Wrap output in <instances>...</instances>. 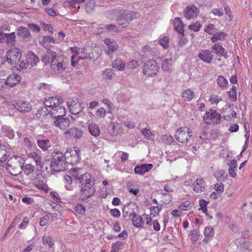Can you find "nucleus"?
Masks as SVG:
<instances>
[{
  "label": "nucleus",
  "mask_w": 252,
  "mask_h": 252,
  "mask_svg": "<svg viewBox=\"0 0 252 252\" xmlns=\"http://www.w3.org/2000/svg\"><path fill=\"white\" fill-rule=\"evenodd\" d=\"M51 59V67L59 73H63L66 69L68 61L67 59L57 56L55 52H48L43 58V62H49Z\"/></svg>",
  "instance_id": "obj_1"
},
{
  "label": "nucleus",
  "mask_w": 252,
  "mask_h": 252,
  "mask_svg": "<svg viewBox=\"0 0 252 252\" xmlns=\"http://www.w3.org/2000/svg\"><path fill=\"white\" fill-rule=\"evenodd\" d=\"M69 173L72 177L75 183L78 184L80 187L95 183L94 178L93 176L89 172H84L82 168H71Z\"/></svg>",
  "instance_id": "obj_2"
},
{
  "label": "nucleus",
  "mask_w": 252,
  "mask_h": 252,
  "mask_svg": "<svg viewBox=\"0 0 252 252\" xmlns=\"http://www.w3.org/2000/svg\"><path fill=\"white\" fill-rule=\"evenodd\" d=\"M64 155L63 153L54 151L51 154L50 166L56 171H63L65 170L66 164Z\"/></svg>",
  "instance_id": "obj_3"
},
{
  "label": "nucleus",
  "mask_w": 252,
  "mask_h": 252,
  "mask_svg": "<svg viewBox=\"0 0 252 252\" xmlns=\"http://www.w3.org/2000/svg\"><path fill=\"white\" fill-rule=\"evenodd\" d=\"M24 159L20 156H14L8 160L6 169L13 176L18 175L22 170Z\"/></svg>",
  "instance_id": "obj_4"
},
{
  "label": "nucleus",
  "mask_w": 252,
  "mask_h": 252,
  "mask_svg": "<svg viewBox=\"0 0 252 252\" xmlns=\"http://www.w3.org/2000/svg\"><path fill=\"white\" fill-rule=\"evenodd\" d=\"M174 137L179 142L183 144L188 143L192 137V131L189 127L182 126L177 129Z\"/></svg>",
  "instance_id": "obj_5"
},
{
  "label": "nucleus",
  "mask_w": 252,
  "mask_h": 252,
  "mask_svg": "<svg viewBox=\"0 0 252 252\" xmlns=\"http://www.w3.org/2000/svg\"><path fill=\"white\" fill-rule=\"evenodd\" d=\"M139 17L140 14L138 12L126 11L119 16L117 21L120 27L125 28L129 25L131 21L138 19Z\"/></svg>",
  "instance_id": "obj_6"
},
{
  "label": "nucleus",
  "mask_w": 252,
  "mask_h": 252,
  "mask_svg": "<svg viewBox=\"0 0 252 252\" xmlns=\"http://www.w3.org/2000/svg\"><path fill=\"white\" fill-rule=\"evenodd\" d=\"M159 67L156 60L151 59L147 61L143 66V73L147 77L156 75Z\"/></svg>",
  "instance_id": "obj_7"
},
{
  "label": "nucleus",
  "mask_w": 252,
  "mask_h": 252,
  "mask_svg": "<svg viewBox=\"0 0 252 252\" xmlns=\"http://www.w3.org/2000/svg\"><path fill=\"white\" fill-rule=\"evenodd\" d=\"M98 49L97 47L93 49L89 45H86L80 50L79 60H91L98 58L99 55V53H95Z\"/></svg>",
  "instance_id": "obj_8"
},
{
  "label": "nucleus",
  "mask_w": 252,
  "mask_h": 252,
  "mask_svg": "<svg viewBox=\"0 0 252 252\" xmlns=\"http://www.w3.org/2000/svg\"><path fill=\"white\" fill-rule=\"evenodd\" d=\"M22 57L20 48L14 47L7 51L6 58L8 63L11 64H16L19 63Z\"/></svg>",
  "instance_id": "obj_9"
},
{
  "label": "nucleus",
  "mask_w": 252,
  "mask_h": 252,
  "mask_svg": "<svg viewBox=\"0 0 252 252\" xmlns=\"http://www.w3.org/2000/svg\"><path fill=\"white\" fill-rule=\"evenodd\" d=\"M80 150L77 148L68 149L64 154L66 164H75L79 159Z\"/></svg>",
  "instance_id": "obj_10"
},
{
  "label": "nucleus",
  "mask_w": 252,
  "mask_h": 252,
  "mask_svg": "<svg viewBox=\"0 0 252 252\" xmlns=\"http://www.w3.org/2000/svg\"><path fill=\"white\" fill-rule=\"evenodd\" d=\"M67 104L70 112L73 115L79 113L83 109L82 102L77 97L69 98L67 101Z\"/></svg>",
  "instance_id": "obj_11"
},
{
  "label": "nucleus",
  "mask_w": 252,
  "mask_h": 252,
  "mask_svg": "<svg viewBox=\"0 0 252 252\" xmlns=\"http://www.w3.org/2000/svg\"><path fill=\"white\" fill-rule=\"evenodd\" d=\"M220 115L216 110L210 109L203 116V120L207 124H217L220 120Z\"/></svg>",
  "instance_id": "obj_12"
},
{
  "label": "nucleus",
  "mask_w": 252,
  "mask_h": 252,
  "mask_svg": "<svg viewBox=\"0 0 252 252\" xmlns=\"http://www.w3.org/2000/svg\"><path fill=\"white\" fill-rule=\"evenodd\" d=\"M94 183L88 184L80 187V197L82 200H86L94 194L96 190L94 186Z\"/></svg>",
  "instance_id": "obj_13"
},
{
  "label": "nucleus",
  "mask_w": 252,
  "mask_h": 252,
  "mask_svg": "<svg viewBox=\"0 0 252 252\" xmlns=\"http://www.w3.org/2000/svg\"><path fill=\"white\" fill-rule=\"evenodd\" d=\"M104 42L107 46L104 49V51L110 58H112L114 53L119 48V45L117 42L113 39L106 38L104 40Z\"/></svg>",
  "instance_id": "obj_14"
},
{
  "label": "nucleus",
  "mask_w": 252,
  "mask_h": 252,
  "mask_svg": "<svg viewBox=\"0 0 252 252\" xmlns=\"http://www.w3.org/2000/svg\"><path fill=\"white\" fill-rule=\"evenodd\" d=\"M63 103V99L59 96H51L45 98L43 101L44 106L51 110L57 105H60Z\"/></svg>",
  "instance_id": "obj_15"
},
{
  "label": "nucleus",
  "mask_w": 252,
  "mask_h": 252,
  "mask_svg": "<svg viewBox=\"0 0 252 252\" xmlns=\"http://www.w3.org/2000/svg\"><path fill=\"white\" fill-rule=\"evenodd\" d=\"M16 36L14 32L9 33H2L0 31V42H5L9 46H14L16 42Z\"/></svg>",
  "instance_id": "obj_16"
},
{
  "label": "nucleus",
  "mask_w": 252,
  "mask_h": 252,
  "mask_svg": "<svg viewBox=\"0 0 252 252\" xmlns=\"http://www.w3.org/2000/svg\"><path fill=\"white\" fill-rule=\"evenodd\" d=\"M83 131L77 127H72L64 132L66 138L74 139L80 138L83 135Z\"/></svg>",
  "instance_id": "obj_17"
},
{
  "label": "nucleus",
  "mask_w": 252,
  "mask_h": 252,
  "mask_svg": "<svg viewBox=\"0 0 252 252\" xmlns=\"http://www.w3.org/2000/svg\"><path fill=\"white\" fill-rule=\"evenodd\" d=\"M49 114L56 119L63 117L66 114L65 108L61 106L60 105H57L49 111Z\"/></svg>",
  "instance_id": "obj_18"
},
{
  "label": "nucleus",
  "mask_w": 252,
  "mask_h": 252,
  "mask_svg": "<svg viewBox=\"0 0 252 252\" xmlns=\"http://www.w3.org/2000/svg\"><path fill=\"white\" fill-rule=\"evenodd\" d=\"M130 219L131 220L133 225L137 228H142L143 226L144 220L143 217L137 214L135 212H130L129 214Z\"/></svg>",
  "instance_id": "obj_19"
},
{
  "label": "nucleus",
  "mask_w": 252,
  "mask_h": 252,
  "mask_svg": "<svg viewBox=\"0 0 252 252\" xmlns=\"http://www.w3.org/2000/svg\"><path fill=\"white\" fill-rule=\"evenodd\" d=\"M199 13V10L195 5H189L186 8L185 17L187 19L190 20L196 17Z\"/></svg>",
  "instance_id": "obj_20"
},
{
  "label": "nucleus",
  "mask_w": 252,
  "mask_h": 252,
  "mask_svg": "<svg viewBox=\"0 0 252 252\" xmlns=\"http://www.w3.org/2000/svg\"><path fill=\"white\" fill-rule=\"evenodd\" d=\"M39 43L45 48L50 49L55 43V40L50 36H43L39 38Z\"/></svg>",
  "instance_id": "obj_21"
},
{
  "label": "nucleus",
  "mask_w": 252,
  "mask_h": 252,
  "mask_svg": "<svg viewBox=\"0 0 252 252\" xmlns=\"http://www.w3.org/2000/svg\"><path fill=\"white\" fill-rule=\"evenodd\" d=\"M233 106L225 105L222 108L223 117L226 120H229L236 116V113L233 110Z\"/></svg>",
  "instance_id": "obj_22"
},
{
  "label": "nucleus",
  "mask_w": 252,
  "mask_h": 252,
  "mask_svg": "<svg viewBox=\"0 0 252 252\" xmlns=\"http://www.w3.org/2000/svg\"><path fill=\"white\" fill-rule=\"evenodd\" d=\"M212 51L219 57H223L225 58H227V53L225 49L220 43L215 44L212 46Z\"/></svg>",
  "instance_id": "obj_23"
},
{
  "label": "nucleus",
  "mask_w": 252,
  "mask_h": 252,
  "mask_svg": "<svg viewBox=\"0 0 252 252\" xmlns=\"http://www.w3.org/2000/svg\"><path fill=\"white\" fill-rule=\"evenodd\" d=\"M198 56L201 60L207 63H210L213 59V54L208 49L201 50Z\"/></svg>",
  "instance_id": "obj_24"
},
{
  "label": "nucleus",
  "mask_w": 252,
  "mask_h": 252,
  "mask_svg": "<svg viewBox=\"0 0 252 252\" xmlns=\"http://www.w3.org/2000/svg\"><path fill=\"white\" fill-rule=\"evenodd\" d=\"M206 186V182L204 179L198 178L193 183V190L197 193L201 192L205 190Z\"/></svg>",
  "instance_id": "obj_25"
},
{
  "label": "nucleus",
  "mask_w": 252,
  "mask_h": 252,
  "mask_svg": "<svg viewBox=\"0 0 252 252\" xmlns=\"http://www.w3.org/2000/svg\"><path fill=\"white\" fill-rule=\"evenodd\" d=\"M153 167V165L151 163L136 165L134 168V172L136 174L143 175L151 170Z\"/></svg>",
  "instance_id": "obj_26"
},
{
  "label": "nucleus",
  "mask_w": 252,
  "mask_h": 252,
  "mask_svg": "<svg viewBox=\"0 0 252 252\" xmlns=\"http://www.w3.org/2000/svg\"><path fill=\"white\" fill-rule=\"evenodd\" d=\"M55 126L61 129L65 130L70 125V120L67 118L61 117L56 119L54 121Z\"/></svg>",
  "instance_id": "obj_27"
},
{
  "label": "nucleus",
  "mask_w": 252,
  "mask_h": 252,
  "mask_svg": "<svg viewBox=\"0 0 252 252\" xmlns=\"http://www.w3.org/2000/svg\"><path fill=\"white\" fill-rule=\"evenodd\" d=\"M122 125L118 123H113L109 127V132L113 136H116L123 133Z\"/></svg>",
  "instance_id": "obj_28"
},
{
  "label": "nucleus",
  "mask_w": 252,
  "mask_h": 252,
  "mask_svg": "<svg viewBox=\"0 0 252 252\" xmlns=\"http://www.w3.org/2000/svg\"><path fill=\"white\" fill-rule=\"evenodd\" d=\"M14 107L16 108L18 111L23 113L28 112L32 109L31 105L29 102L24 101H19L17 103V105Z\"/></svg>",
  "instance_id": "obj_29"
},
{
  "label": "nucleus",
  "mask_w": 252,
  "mask_h": 252,
  "mask_svg": "<svg viewBox=\"0 0 252 252\" xmlns=\"http://www.w3.org/2000/svg\"><path fill=\"white\" fill-rule=\"evenodd\" d=\"M21 77L16 74L10 75L6 80V84L10 87H13L20 82Z\"/></svg>",
  "instance_id": "obj_30"
},
{
  "label": "nucleus",
  "mask_w": 252,
  "mask_h": 252,
  "mask_svg": "<svg viewBox=\"0 0 252 252\" xmlns=\"http://www.w3.org/2000/svg\"><path fill=\"white\" fill-rule=\"evenodd\" d=\"M126 66V62L121 58H117L112 62L113 68L118 71H124Z\"/></svg>",
  "instance_id": "obj_31"
},
{
  "label": "nucleus",
  "mask_w": 252,
  "mask_h": 252,
  "mask_svg": "<svg viewBox=\"0 0 252 252\" xmlns=\"http://www.w3.org/2000/svg\"><path fill=\"white\" fill-rule=\"evenodd\" d=\"M26 59L28 63L32 66L35 65L39 62L37 55L31 51H29L27 54Z\"/></svg>",
  "instance_id": "obj_32"
},
{
  "label": "nucleus",
  "mask_w": 252,
  "mask_h": 252,
  "mask_svg": "<svg viewBox=\"0 0 252 252\" xmlns=\"http://www.w3.org/2000/svg\"><path fill=\"white\" fill-rule=\"evenodd\" d=\"M173 25L175 30L179 33L183 34L184 32V25L179 17L175 18Z\"/></svg>",
  "instance_id": "obj_33"
},
{
  "label": "nucleus",
  "mask_w": 252,
  "mask_h": 252,
  "mask_svg": "<svg viewBox=\"0 0 252 252\" xmlns=\"http://www.w3.org/2000/svg\"><path fill=\"white\" fill-rule=\"evenodd\" d=\"M80 48L77 47H73L70 48V50L72 53L75 55H72L71 57V65L72 66H75L79 61V57H77V55L80 54Z\"/></svg>",
  "instance_id": "obj_34"
},
{
  "label": "nucleus",
  "mask_w": 252,
  "mask_h": 252,
  "mask_svg": "<svg viewBox=\"0 0 252 252\" xmlns=\"http://www.w3.org/2000/svg\"><path fill=\"white\" fill-rule=\"evenodd\" d=\"M34 184L37 189L45 193H47L50 189L48 185L45 183L43 181H36Z\"/></svg>",
  "instance_id": "obj_35"
},
{
  "label": "nucleus",
  "mask_w": 252,
  "mask_h": 252,
  "mask_svg": "<svg viewBox=\"0 0 252 252\" xmlns=\"http://www.w3.org/2000/svg\"><path fill=\"white\" fill-rule=\"evenodd\" d=\"M237 162L236 160L233 159L231 160L228 168V173L230 177L232 178L236 177L237 175V173L236 172L237 170Z\"/></svg>",
  "instance_id": "obj_36"
},
{
  "label": "nucleus",
  "mask_w": 252,
  "mask_h": 252,
  "mask_svg": "<svg viewBox=\"0 0 252 252\" xmlns=\"http://www.w3.org/2000/svg\"><path fill=\"white\" fill-rule=\"evenodd\" d=\"M17 35L22 38H29L31 37V34L28 29L25 27H20L18 29Z\"/></svg>",
  "instance_id": "obj_37"
},
{
  "label": "nucleus",
  "mask_w": 252,
  "mask_h": 252,
  "mask_svg": "<svg viewBox=\"0 0 252 252\" xmlns=\"http://www.w3.org/2000/svg\"><path fill=\"white\" fill-rule=\"evenodd\" d=\"M194 92L190 89L184 90L182 94V98L186 101H190L194 96Z\"/></svg>",
  "instance_id": "obj_38"
},
{
  "label": "nucleus",
  "mask_w": 252,
  "mask_h": 252,
  "mask_svg": "<svg viewBox=\"0 0 252 252\" xmlns=\"http://www.w3.org/2000/svg\"><path fill=\"white\" fill-rule=\"evenodd\" d=\"M89 129L91 135L94 137L98 136L100 134V130L97 125L92 123L89 126Z\"/></svg>",
  "instance_id": "obj_39"
},
{
  "label": "nucleus",
  "mask_w": 252,
  "mask_h": 252,
  "mask_svg": "<svg viewBox=\"0 0 252 252\" xmlns=\"http://www.w3.org/2000/svg\"><path fill=\"white\" fill-rule=\"evenodd\" d=\"M7 158V152L5 149V146H0V165L3 166Z\"/></svg>",
  "instance_id": "obj_40"
},
{
  "label": "nucleus",
  "mask_w": 252,
  "mask_h": 252,
  "mask_svg": "<svg viewBox=\"0 0 252 252\" xmlns=\"http://www.w3.org/2000/svg\"><path fill=\"white\" fill-rule=\"evenodd\" d=\"M2 132L5 134V136L9 139H13L15 136L14 132L13 129L10 127L4 126L1 128Z\"/></svg>",
  "instance_id": "obj_41"
},
{
  "label": "nucleus",
  "mask_w": 252,
  "mask_h": 252,
  "mask_svg": "<svg viewBox=\"0 0 252 252\" xmlns=\"http://www.w3.org/2000/svg\"><path fill=\"white\" fill-rule=\"evenodd\" d=\"M226 34L223 32H219L214 33L213 36L211 38V40L213 43L216 42L218 40H222L224 39Z\"/></svg>",
  "instance_id": "obj_42"
},
{
  "label": "nucleus",
  "mask_w": 252,
  "mask_h": 252,
  "mask_svg": "<svg viewBox=\"0 0 252 252\" xmlns=\"http://www.w3.org/2000/svg\"><path fill=\"white\" fill-rule=\"evenodd\" d=\"M215 178L219 181H224L225 179L227 177V174L224 171L218 170L214 174Z\"/></svg>",
  "instance_id": "obj_43"
},
{
  "label": "nucleus",
  "mask_w": 252,
  "mask_h": 252,
  "mask_svg": "<svg viewBox=\"0 0 252 252\" xmlns=\"http://www.w3.org/2000/svg\"><path fill=\"white\" fill-rule=\"evenodd\" d=\"M29 157L32 159L37 165H39L41 163V157L40 155L35 152H32L29 154Z\"/></svg>",
  "instance_id": "obj_44"
},
{
  "label": "nucleus",
  "mask_w": 252,
  "mask_h": 252,
  "mask_svg": "<svg viewBox=\"0 0 252 252\" xmlns=\"http://www.w3.org/2000/svg\"><path fill=\"white\" fill-rule=\"evenodd\" d=\"M37 145L43 151L47 150L51 146L50 141L47 139L38 140Z\"/></svg>",
  "instance_id": "obj_45"
},
{
  "label": "nucleus",
  "mask_w": 252,
  "mask_h": 252,
  "mask_svg": "<svg viewBox=\"0 0 252 252\" xmlns=\"http://www.w3.org/2000/svg\"><path fill=\"white\" fill-rule=\"evenodd\" d=\"M221 100V97L215 94H212L209 99L210 104L214 105H217Z\"/></svg>",
  "instance_id": "obj_46"
},
{
  "label": "nucleus",
  "mask_w": 252,
  "mask_h": 252,
  "mask_svg": "<svg viewBox=\"0 0 252 252\" xmlns=\"http://www.w3.org/2000/svg\"><path fill=\"white\" fill-rule=\"evenodd\" d=\"M35 167L32 164H26L25 165H23L22 167V170L24 173L27 175H30L34 171Z\"/></svg>",
  "instance_id": "obj_47"
},
{
  "label": "nucleus",
  "mask_w": 252,
  "mask_h": 252,
  "mask_svg": "<svg viewBox=\"0 0 252 252\" xmlns=\"http://www.w3.org/2000/svg\"><path fill=\"white\" fill-rule=\"evenodd\" d=\"M217 83L222 89H224L228 84L227 80L222 76H219L217 79Z\"/></svg>",
  "instance_id": "obj_48"
},
{
  "label": "nucleus",
  "mask_w": 252,
  "mask_h": 252,
  "mask_svg": "<svg viewBox=\"0 0 252 252\" xmlns=\"http://www.w3.org/2000/svg\"><path fill=\"white\" fill-rule=\"evenodd\" d=\"M229 99L232 101H236L237 98L236 87L233 86L230 90L228 92Z\"/></svg>",
  "instance_id": "obj_49"
},
{
  "label": "nucleus",
  "mask_w": 252,
  "mask_h": 252,
  "mask_svg": "<svg viewBox=\"0 0 252 252\" xmlns=\"http://www.w3.org/2000/svg\"><path fill=\"white\" fill-rule=\"evenodd\" d=\"M50 194L52 199L57 203H64L65 202L62 201V199L60 197L59 193L55 191H52L50 192Z\"/></svg>",
  "instance_id": "obj_50"
},
{
  "label": "nucleus",
  "mask_w": 252,
  "mask_h": 252,
  "mask_svg": "<svg viewBox=\"0 0 252 252\" xmlns=\"http://www.w3.org/2000/svg\"><path fill=\"white\" fill-rule=\"evenodd\" d=\"M172 63V59L171 58L167 59L165 58L162 60L161 63V68L165 71L168 70L169 69L170 65H171Z\"/></svg>",
  "instance_id": "obj_51"
},
{
  "label": "nucleus",
  "mask_w": 252,
  "mask_h": 252,
  "mask_svg": "<svg viewBox=\"0 0 252 252\" xmlns=\"http://www.w3.org/2000/svg\"><path fill=\"white\" fill-rule=\"evenodd\" d=\"M204 31L209 34L213 35L216 32V26L214 24H210L204 27Z\"/></svg>",
  "instance_id": "obj_52"
},
{
  "label": "nucleus",
  "mask_w": 252,
  "mask_h": 252,
  "mask_svg": "<svg viewBox=\"0 0 252 252\" xmlns=\"http://www.w3.org/2000/svg\"><path fill=\"white\" fill-rule=\"evenodd\" d=\"M141 132L144 135L145 139L153 140L154 135L152 133L149 129L147 128L143 129L141 130Z\"/></svg>",
  "instance_id": "obj_53"
},
{
  "label": "nucleus",
  "mask_w": 252,
  "mask_h": 252,
  "mask_svg": "<svg viewBox=\"0 0 252 252\" xmlns=\"http://www.w3.org/2000/svg\"><path fill=\"white\" fill-rule=\"evenodd\" d=\"M123 242L117 241L112 245L111 252H118L122 249Z\"/></svg>",
  "instance_id": "obj_54"
},
{
  "label": "nucleus",
  "mask_w": 252,
  "mask_h": 252,
  "mask_svg": "<svg viewBox=\"0 0 252 252\" xmlns=\"http://www.w3.org/2000/svg\"><path fill=\"white\" fill-rule=\"evenodd\" d=\"M42 241L43 245H48L51 248L54 245V243L52 242V238L49 235H44Z\"/></svg>",
  "instance_id": "obj_55"
},
{
  "label": "nucleus",
  "mask_w": 252,
  "mask_h": 252,
  "mask_svg": "<svg viewBox=\"0 0 252 252\" xmlns=\"http://www.w3.org/2000/svg\"><path fill=\"white\" fill-rule=\"evenodd\" d=\"M190 235L192 243H194L199 239V232L196 230H191L190 232Z\"/></svg>",
  "instance_id": "obj_56"
},
{
  "label": "nucleus",
  "mask_w": 252,
  "mask_h": 252,
  "mask_svg": "<svg viewBox=\"0 0 252 252\" xmlns=\"http://www.w3.org/2000/svg\"><path fill=\"white\" fill-rule=\"evenodd\" d=\"M158 43L164 49H167L169 46V38L164 36L158 40Z\"/></svg>",
  "instance_id": "obj_57"
},
{
  "label": "nucleus",
  "mask_w": 252,
  "mask_h": 252,
  "mask_svg": "<svg viewBox=\"0 0 252 252\" xmlns=\"http://www.w3.org/2000/svg\"><path fill=\"white\" fill-rule=\"evenodd\" d=\"M201 27V25L199 22H196L195 23L188 26V28L189 30H191L195 32L199 31L200 30Z\"/></svg>",
  "instance_id": "obj_58"
},
{
  "label": "nucleus",
  "mask_w": 252,
  "mask_h": 252,
  "mask_svg": "<svg viewBox=\"0 0 252 252\" xmlns=\"http://www.w3.org/2000/svg\"><path fill=\"white\" fill-rule=\"evenodd\" d=\"M75 215H83L85 212L84 206H75L74 211H72Z\"/></svg>",
  "instance_id": "obj_59"
},
{
  "label": "nucleus",
  "mask_w": 252,
  "mask_h": 252,
  "mask_svg": "<svg viewBox=\"0 0 252 252\" xmlns=\"http://www.w3.org/2000/svg\"><path fill=\"white\" fill-rule=\"evenodd\" d=\"M40 26L44 31H47L50 33H53V27L51 24H48L44 22H41L40 23Z\"/></svg>",
  "instance_id": "obj_60"
},
{
  "label": "nucleus",
  "mask_w": 252,
  "mask_h": 252,
  "mask_svg": "<svg viewBox=\"0 0 252 252\" xmlns=\"http://www.w3.org/2000/svg\"><path fill=\"white\" fill-rule=\"evenodd\" d=\"M214 229L212 227H206L204 229V234L206 237H211L214 235Z\"/></svg>",
  "instance_id": "obj_61"
},
{
  "label": "nucleus",
  "mask_w": 252,
  "mask_h": 252,
  "mask_svg": "<svg viewBox=\"0 0 252 252\" xmlns=\"http://www.w3.org/2000/svg\"><path fill=\"white\" fill-rule=\"evenodd\" d=\"M139 66V62L136 60H132L129 62L126 65V67L129 69H135Z\"/></svg>",
  "instance_id": "obj_62"
},
{
  "label": "nucleus",
  "mask_w": 252,
  "mask_h": 252,
  "mask_svg": "<svg viewBox=\"0 0 252 252\" xmlns=\"http://www.w3.org/2000/svg\"><path fill=\"white\" fill-rule=\"evenodd\" d=\"M46 111H48V110H47V108L46 107L38 109L36 113V117L38 118H41L42 116L43 117L46 115Z\"/></svg>",
  "instance_id": "obj_63"
},
{
  "label": "nucleus",
  "mask_w": 252,
  "mask_h": 252,
  "mask_svg": "<svg viewBox=\"0 0 252 252\" xmlns=\"http://www.w3.org/2000/svg\"><path fill=\"white\" fill-rule=\"evenodd\" d=\"M150 209L151 215H152L153 217H155L158 214L160 210H161V208L159 209L158 206H153Z\"/></svg>",
  "instance_id": "obj_64"
}]
</instances>
